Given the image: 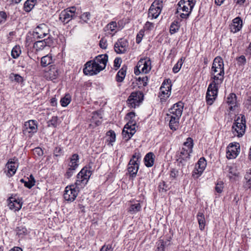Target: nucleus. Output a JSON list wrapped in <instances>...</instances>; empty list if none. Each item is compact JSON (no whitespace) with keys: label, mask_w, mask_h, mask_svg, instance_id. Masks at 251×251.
Segmentation results:
<instances>
[{"label":"nucleus","mask_w":251,"mask_h":251,"mask_svg":"<svg viewBox=\"0 0 251 251\" xmlns=\"http://www.w3.org/2000/svg\"><path fill=\"white\" fill-rule=\"evenodd\" d=\"M244 188L246 190L251 189V170H249L246 172L244 176Z\"/></svg>","instance_id":"27"},{"label":"nucleus","mask_w":251,"mask_h":251,"mask_svg":"<svg viewBox=\"0 0 251 251\" xmlns=\"http://www.w3.org/2000/svg\"><path fill=\"white\" fill-rule=\"evenodd\" d=\"M37 0H27L24 3V9L26 12H30L34 7Z\"/></svg>","instance_id":"31"},{"label":"nucleus","mask_w":251,"mask_h":251,"mask_svg":"<svg viewBox=\"0 0 251 251\" xmlns=\"http://www.w3.org/2000/svg\"><path fill=\"white\" fill-rule=\"evenodd\" d=\"M33 152L35 154H37L39 156H41L43 155V151L42 149L39 147L35 148L33 150Z\"/></svg>","instance_id":"59"},{"label":"nucleus","mask_w":251,"mask_h":251,"mask_svg":"<svg viewBox=\"0 0 251 251\" xmlns=\"http://www.w3.org/2000/svg\"><path fill=\"white\" fill-rule=\"evenodd\" d=\"M137 80L139 81V82H142L140 83V84H143V86H146L147 84L148 77L147 76H144L143 77L139 76L137 78Z\"/></svg>","instance_id":"55"},{"label":"nucleus","mask_w":251,"mask_h":251,"mask_svg":"<svg viewBox=\"0 0 251 251\" xmlns=\"http://www.w3.org/2000/svg\"><path fill=\"white\" fill-rule=\"evenodd\" d=\"M136 123L135 121L130 120L125 126V128L129 129V136L132 137L136 132L135 130Z\"/></svg>","instance_id":"29"},{"label":"nucleus","mask_w":251,"mask_h":251,"mask_svg":"<svg viewBox=\"0 0 251 251\" xmlns=\"http://www.w3.org/2000/svg\"><path fill=\"white\" fill-rule=\"evenodd\" d=\"M184 107V103L181 101H179L173 105V106L169 109V112L171 116L180 118Z\"/></svg>","instance_id":"11"},{"label":"nucleus","mask_w":251,"mask_h":251,"mask_svg":"<svg viewBox=\"0 0 251 251\" xmlns=\"http://www.w3.org/2000/svg\"><path fill=\"white\" fill-rule=\"evenodd\" d=\"M58 117L57 116H53L51 119L48 122V126L50 127H56L58 125Z\"/></svg>","instance_id":"44"},{"label":"nucleus","mask_w":251,"mask_h":251,"mask_svg":"<svg viewBox=\"0 0 251 251\" xmlns=\"http://www.w3.org/2000/svg\"><path fill=\"white\" fill-rule=\"evenodd\" d=\"M15 231H16L17 234L21 237H23L27 234V229L23 225L18 226L16 228Z\"/></svg>","instance_id":"34"},{"label":"nucleus","mask_w":251,"mask_h":251,"mask_svg":"<svg viewBox=\"0 0 251 251\" xmlns=\"http://www.w3.org/2000/svg\"><path fill=\"white\" fill-rule=\"evenodd\" d=\"M144 35V31L143 29L140 30L136 36V42L137 44L140 43Z\"/></svg>","instance_id":"50"},{"label":"nucleus","mask_w":251,"mask_h":251,"mask_svg":"<svg viewBox=\"0 0 251 251\" xmlns=\"http://www.w3.org/2000/svg\"><path fill=\"white\" fill-rule=\"evenodd\" d=\"M237 62L239 65H244L246 62L245 56L241 55L237 58Z\"/></svg>","instance_id":"57"},{"label":"nucleus","mask_w":251,"mask_h":251,"mask_svg":"<svg viewBox=\"0 0 251 251\" xmlns=\"http://www.w3.org/2000/svg\"><path fill=\"white\" fill-rule=\"evenodd\" d=\"M165 88H163V86L160 88V96L161 102L165 101L166 99L168 98L167 97L166 92L167 91L165 90Z\"/></svg>","instance_id":"47"},{"label":"nucleus","mask_w":251,"mask_h":251,"mask_svg":"<svg viewBox=\"0 0 251 251\" xmlns=\"http://www.w3.org/2000/svg\"><path fill=\"white\" fill-rule=\"evenodd\" d=\"M37 123L35 120H29L25 122L23 132L24 133H34L37 132Z\"/></svg>","instance_id":"12"},{"label":"nucleus","mask_w":251,"mask_h":251,"mask_svg":"<svg viewBox=\"0 0 251 251\" xmlns=\"http://www.w3.org/2000/svg\"><path fill=\"white\" fill-rule=\"evenodd\" d=\"M91 171L87 167L81 169L76 176V180L75 184L67 186L65 188L64 198L66 201L72 202L77 197L79 189L83 188L88 182Z\"/></svg>","instance_id":"2"},{"label":"nucleus","mask_w":251,"mask_h":251,"mask_svg":"<svg viewBox=\"0 0 251 251\" xmlns=\"http://www.w3.org/2000/svg\"><path fill=\"white\" fill-rule=\"evenodd\" d=\"M52 57L49 55L43 56L41 58V64L42 67H46L51 63Z\"/></svg>","instance_id":"35"},{"label":"nucleus","mask_w":251,"mask_h":251,"mask_svg":"<svg viewBox=\"0 0 251 251\" xmlns=\"http://www.w3.org/2000/svg\"><path fill=\"white\" fill-rule=\"evenodd\" d=\"M138 67L141 68L142 72L147 74L150 70V61L149 59H141L138 61Z\"/></svg>","instance_id":"17"},{"label":"nucleus","mask_w":251,"mask_h":251,"mask_svg":"<svg viewBox=\"0 0 251 251\" xmlns=\"http://www.w3.org/2000/svg\"><path fill=\"white\" fill-rule=\"evenodd\" d=\"M141 155L139 152H135L132 155L131 159L129 161V164L131 165L133 163L134 164L138 163L139 160L141 158Z\"/></svg>","instance_id":"43"},{"label":"nucleus","mask_w":251,"mask_h":251,"mask_svg":"<svg viewBox=\"0 0 251 251\" xmlns=\"http://www.w3.org/2000/svg\"><path fill=\"white\" fill-rule=\"evenodd\" d=\"M7 18V14L4 11H0V25L5 22Z\"/></svg>","instance_id":"52"},{"label":"nucleus","mask_w":251,"mask_h":251,"mask_svg":"<svg viewBox=\"0 0 251 251\" xmlns=\"http://www.w3.org/2000/svg\"><path fill=\"white\" fill-rule=\"evenodd\" d=\"M183 146H184V148H186L187 150L192 152L193 147V139L190 137L187 138L186 141L183 143Z\"/></svg>","instance_id":"37"},{"label":"nucleus","mask_w":251,"mask_h":251,"mask_svg":"<svg viewBox=\"0 0 251 251\" xmlns=\"http://www.w3.org/2000/svg\"><path fill=\"white\" fill-rule=\"evenodd\" d=\"M224 64L222 57L217 56L213 60L210 72L212 82L209 85L206 100L208 105H211L215 100L218 93L219 85L221 84L224 78Z\"/></svg>","instance_id":"1"},{"label":"nucleus","mask_w":251,"mask_h":251,"mask_svg":"<svg viewBox=\"0 0 251 251\" xmlns=\"http://www.w3.org/2000/svg\"><path fill=\"white\" fill-rule=\"evenodd\" d=\"M127 171L130 176L135 177L136 176L137 173L139 169L138 163L134 164L133 163L130 165L129 162L127 165Z\"/></svg>","instance_id":"24"},{"label":"nucleus","mask_w":251,"mask_h":251,"mask_svg":"<svg viewBox=\"0 0 251 251\" xmlns=\"http://www.w3.org/2000/svg\"><path fill=\"white\" fill-rule=\"evenodd\" d=\"M35 180H29L28 179V181H26L25 182V186L29 188H31L34 185H35Z\"/></svg>","instance_id":"56"},{"label":"nucleus","mask_w":251,"mask_h":251,"mask_svg":"<svg viewBox=\"0 0 251 251\" xmlns=\"http://www.w3.org/2000/svg\"><path fill=\"white\" fill-rule=\"evenodd\" d=\"M122 135L123 136L124 138L126 141H128L129 139H130L131 138V137H130V136H129V129L125 128V127H124V129L122 131Z\"/></svg>","instance_id":"49"},{"label":"nucleus","mask_w":251,"mask_h":251,"mask_svg":"<svg viewBox=\"0 0 251 251\" xmlns=\"http://www.w3.org/2000/svg\"><path fill=\"white\" fill-rule=\"evenodd\" d=\"M121 63V58L120 57H116L114 61V66L115 67L118 68L120 67Z\"/></svg>","instance_id":"61"},{"label":"nucleus","mask_w":251,"mask_h":251,"mask_svg":"<svg viewBox=\"0 0 251 251\" xmlns=\"http://www.w3.org/2000/svg\"><path fill=\"white\" fill-rule=\"evenodd\" d=\"M162 85L163 86V88H165V91H167L166 94H167V97H169L171 94V81L170 79H167L165 80Z\"/></svg>","instance_id":"33"},{"label":"nucleus","mask_w":251,"mask_h":251,"mask_svg":"<svg viewBox=\"0 0 251 251\" xmlns=\"http://www.w3.org/2000/svg\"><path fill=\"white\" fill-rule=\"evenodd\" d=\"M179 28V25H178V23L177 22H174L172 23L170 26V32L172 34H174L178 30Z\"/></svg>","instance_id":"46"},{"label":"nucleus","mask_w":251,"mask_h":251,"mask_svg":"<svg viewBox=\"0 0 251 251\" xmlns=\"http://www.w3.org/2000/svg\"><path fill=\"white\" fill-rule=\"evenodd\" d=\"M224 183L222 181H219L215 186V190L217 193H221L223 191L224 188Z\"/></svg>","instance_id":"51"},{"label":"nucleus","mask_w":251,"mask_h":251,"mask_svg":"<svg viewBox=\"0 0 251 251\" xmlns=\"http://www.w3.org/2000/svg\"><path fill=\"white\" fill-rule=\"evenodd\" d=\"M46 46V43L43 40L36 41L33 45V48L36 51L43 50Z\"/></svg>","instance_id":"36"},{"label":"nucleus","mask_w":251,"mask_h":251,"mask_svg":"<svg viewBox=\"0 0 251 251\" xmlns=\"http://www.w3.org/2000/svg\"><path fill=\"white\" fill-rule=\"evenodd\" d=\"M75 7H68L62 11L59 15V20L64 24H68L71 20L76 17Z\"/></svg>","instance_id":"5"},{"label":"nucleus","mask_w":251,"mask_h":251,"mask_svg":"<svg viewBox=\"0 0 251 251\" xmlns=\"http://www.w3.org/2000/svg\"><path fill=\"white\" fill-rule=\"evenodd\" d=\"M155 156L153 153L150 152L145 156L144 161L145 165L147 167H152L154 164Z\"/></svg>","instance_id":"20"},{"label":"nucleus","mask_w":251,"mask_h":251,"mask_svg":"<svg viewBox=\"0 0 251 251\" xmlns=\"http://www.w3.org/2000/svg\"><path fill=\"white\" fill-rule=\"evenodd\" d=\"M157 1L155 0L150 6L148 11V18L150 20L157 18Z\"/></svg>","instance_id":"22"},{"label":"nucleus","mask_w":251,"mask_h":251,"mask_svg":"<svg viewBox=\"0 0 251 251\" xmlns=\"http://www.w3.org/2000/svg\"><path fill=\"white\" fill-rule=\"evenodd\" d=\"M100 251H113V249L111 245H104L101 248Z\"/></svg>","instance_id":"62"},{"label":"nucleus","mask_w":251,"mask_h":251,"mask_svg":"<svg viewBox=\"0 0 251 251\" xmlns=\"http://www.w3.org/2000/svg\"><path fill=\"white\" fill-rule=\"evenodd\" d=\"M62 150L60 147H56L54 150V154L56 156H58L62 154Z\"/></svg>","instance_id":"63"},{"label":"nucleus","mask_w":251,"mask_h":251,"mask_svg":"<svg viewBox=\"0 0 251 251\" xmlns=\"http://www.w3.org/2000/svg\"><path fill=\"white\" fill-rule=\"evenodd\" d=\"M185 58L183 57H181L176 63L175 66H174L173 68V71L174 73H176L178 72V71L180 70V68H181V66L184 63Z\"/></svg>","instance_id":"38"},{"label":"nucleus","mask_w":251,"mask_h":251,"mask_svg":"<svg viewBox=\"0 0 251 251\" xmlns=\"http://www.w3.org/2000/svg\"><path fill=\"white\" fill-rule=\"evenodd\" d=\"M226 102L229 105V109L232 111L237 106V97L235 94L230 93L227 98Z\"/></svg>","instance_id":"18"},{"label":"nucleus","mask_w":251,"mask_h":251,"mask_svg":"<svg viewBox=\"0 0 251 251\" xmlns=\"http://www.w3.org/2000/svg\"><path fill=\"white\" fill-rule=\"evenodd\" d=\"M11 81L20 83L23 81V77L18 74H11L9 77Z\"/></svg>","instance_id":"45"},{"label":"nucleus","mask_w":251,"mask_h":251,"mask_svg":"<svg viewBox=\"0 0 251 251\" xmlns=\"http://www.w3.org/2000/svg\"><path fill=\"white\" fill-rule=\"evenodd\" d=\"M143 93L141 91L133 92L128 97L127 103L129 107L135 108L139 106L143 100Z\"/></svg>","instance_id":"6"},{"label":"nucleus","mask_w":251,"mask_h":251,"mask_svg":"<svg viewBox=\"0 0 251 251\" xmlns=\"http://www.w3.org/2000/svg\"><path fill=\"white\" fill-rule=\"evenodd\" d=\"M135 117V112H129L126 115V118L128 119H129V121L130 120H131V121H134L133 120V118Z\"/></svg>","instance_id":"64"},{"label":"nucleus","mask_w":251,"mask_h":251,"mask_svg":"<svg viewBox=\"0 0 251 251\" xmlns=\"http://www.w3.org/2000/svg\"><path fill=\"white\" fill-rule=\"evenodd\" d=\"M70 162L68 164V166L71 168H74V169H76L78 166V160H79V155L75 153L73 154L70 158Z\"/></svg>","instance_id":"26"},{"label":"nucleus","mask_w":251,"mask_h":251,"mask_svg":"<svg viewBox=\"0 0 251 251\" xmlns=\"http://www.w3.org/2000/svg\"><path fill=\"white\" fill-rule=\"evenodd\" d=\"M192 152V151L187 150L185 148H182L180 151L177 152L176 161L180 167H183L186 165Z\"/></svg>","instance_id":"7"},{"label":"nucleus","mask_w":251,"mask_h":251,"mask_svg":"<svg viewBox=\"0 0 251 251\" xmlns=\"http://www.w3.org/2000/svg\"><path fill=\"white\" fill-rule=\"evenodd\" d=\"M75 170L74 168H71L69 167L65 174V177L67 178H70L73 175Z\"/></svg>","instance_id":"54"},{"label":"nucleus","mask_w":251,"mask_h":251,"mask_svg":"<svg viewBox=\"0 0 251 251\" xmlns=\"http://www.w3.org/2000/svg\"><path fill=\"white\" fill-rule=\"evenodd\" d=\"M108 55L106 54H100L96 56L94 60L96 62H97L98 64H102V68L103 69L105 68L107 62L108 61Z\"/></svg>","instance_id":"25"},{"label":"nucleus","mask_w":251,"mask_h":251,"mask_svg":"<svg viewBox=\"0 0 251 251\" xmlns=\"http://www.w3.org/2000/svg\"><path fill=\"white\" fill-rule=\"evenodd\" d=\"M6 167L7 169V176L9 177L13 176L17 170V163L15 159H10L6 164Z\"/></svg>","instance_id":"14"},{"label":"nucleus","mask_w":251,"mask_h":251,"mask_svg":"<svg viewBox=\"0 0 251 251\" xmlns=\"http://www.w3.org/2000/svg\"><path fill=\"white\" fill-rule=\"evenodd\" d=\"M191 13L190 10H187L182 5L179 3L177 4L176 11L175 12V14L176 15L177 18L179 17L181 19H186L189 17Z\"/></svg>","instance_id":"13"},{"label":"nucleus","mask_w":251,"mask_h":251,"mask_svg":"<svg viewBox=\"0 0 251 251\" xmlns=\"http://www.w3.org/2000/svg\"><path fill=\"white\" fill-rule=\"evenodd\" d=\"M197 220L199 225L200 229L203 230L204 228L205 220L203 213L199 212L197 215Z\"/></svg>","instance_id":"32"},{"label":"nucleus","mask_w":251,"mask_h":251,"mask_svg":"<svg viewBox=\"0 0 251 251\" xmlns=\"http://www.w3.org/2000/svg\"><path fill=\"white\" fill-rule=\"evenodd\" d=\"M141 206L140 203L137 202L134 204H131L129 208L128 211L132 213H135L139 211Z\"/></svg>","instance_id":"41"},{"label":"nucleus","mask_w":251,"mask_h":251,"mask_svg":"<svg viewBox=\"0 0 251 251\" xmlns=\"http://www.w3.org/2000/svg\"><path fill=\"white\" fill-rule=\"evenodd\" d=\"M103 70L102 65L98 64L94 60L88 61L85 65V68L83 69V73L86 75H95Z\"/></svg>","instance_id":"4"},{"label":"nucleus","mask_w":251,"mask_h":251,"mask_svg":"<svg viewBox=\"0 0 251 251\" xmlns=\"http://www.w3.org/2000/svg\"><path fill=\"white\" fill-rule=\"evenodd\" d=\"M206 166V161L203 157L201 158L196 164L193 171L192 176L195 178H198L202 173Z\"/></svg>","instance_id":"8"},{"label":"nucleus","mask_w":251,"mask_h":251,"mask_svg":"<svg viewBox=\"0 0 251 251\" xmlns=\"http://www.w3.org/2000/svg\"><path fill=\"white\" fill-rule=\"evenodd\" d=\"M238 154V151L236 146L233 145L231 144L227 148L226 151V157L228 159L235 158Z\"/></svg>","instance_id":"19"},{"label":"nucleus","mask_w":251,"mask_h":251,"mask_svg":"<svg viewBox=\"0 0 251 251\" xmlns=\"http://www.w3.org/2000/svg\"><path fill=\"white\" fill-rule=\"evenodd\" d=\"M59 75L58 70L54 66H51L48 71L45 73V77L46 79L53 80L56 79Z\"/></svg>","instance_id":"15"},{"label":"nucleus","mask_w":251,"mask_h":251,"mask_svg":"<svg viewBox=\"0 0 251 251\" xmlns=\"http://www.w3.org/2000/svg\"><path fill=\"white\" fill-rule=\"evenodd\" d=\"M91 16L90 12H84L80 16V19L82 20L84 23H87L88 21L90 19Z\"/></svg>","instance_id":"48"},{"label":"nucleus","mask_w":251,"mask_h":251,"mask_svg":"<svg viewBox=\"0 0 251 251\" xmlns=\"http://www.w3.org/2000/svg\"><path fill=\"white\" fill-rule=\"evenodd\" d=\"M235 118L234 122L232 126L231 132L234 136L241 137L245 134L246 130V119L243 115H240Z\"/></svg>","instance_id":"3"},{"label":"nucleus","mask_w":251,"mask_h":251,"mask_svg":"<svg viewBox=\"0 0 251 251\" xmlns=\"http://www.w3.org/2000/svg\"><path fill=\"white\" fill-rule=\"evenodd\" d=\"M21 53L20 46H15L11 50V56L13 58H18Z\"/></svg>","instance_id":"40"},{"label":"nucleus","mask_w":251,"mask_h":251,"mask_svg":"<svg viewBox=\"0 0 251 251\" xmlns=\"http://www.w3.org/2000/svg\"><path fill=\"white\" fill-rule=\"evenodd\" d=\"M180 118L171 116V119L169 122V126L171 129L176 130L179 126V122Z\"/></svg>","instance_id":"28"},{"label":"nucleus","mask_w":251,"mask_h":251,"mask_svg":"<svg viewBox=\"0 0 251 251\" xmlns=\"http://www.w3.org/2000/svg\"><path fill=\"white\" fill-rule=\"evenodd\" d=\"M71 97L70 94H66L64 97L60 100V103L62 106L65 107L67 106L71 102Z\"/></svg>","instance_id":"42"},{"label":"nucleus","mask_w":251,"mask_h":251,"mask_svg":"<svg viewBox=\"0 0 251 251\" xmlns=\"http://www.w3.org/2000/svg\"><path fill=\"white\" fill-rule=\"evenodd\" d=\"M127 69V66L124 65L118 71L116 76V80L117 82H122L123 81L126 75Z\"/></svg>","instance_id":"23"},{"label":"nucleus","mask_w":251,"mask_h":251,"mask_svg":"<svg viewBox=\"0 0 251 251\" xmlns=\"http://www.w3.org/2000/svg\"><path fill=\"white\" fill-rule=\"evenodd\" d=\"M50 29L47 25L45 24H41L34 29L33 34L37 35V38H42L48 35Z\"/></svg>","instance_id":"10"},{"label":"nucleus","mask_w":251,"mask_h":251,"mask_svg":"<svg viewBox=\"0 0 251 251\" xmlns=\"http://www.w3.org/2000/svg\"><path fill=\"white\" fill-rule=\"evenodd\" d=\"M46 46H50L53 44V38L51 36H49L48 38L44 40Z\"/></svg>","instance_id":"60"},{"label":"nucleus","mask_w":251,"mask_h":251,"mask_svg":"<svg viewBox=\"0 0 251 251\" xmlns=\"http://www.w3.org/2000/svg\"><path fill=\"white\" fill-rule=\"evenodd\" d=\"M128 46V43L127 40L121 38L114 45L115 51L117 53H125L127 50Z\"/></svg>","instance_id":"9"},{"label":"nucleus","mask_w":251,"mask_h":251,"mask_svg":"<svg viewBox=\"0 0 251 251\" xmlns=\"http://www.w3.org/2000/svg\"><path fill=\"white\" fill-rule=\"evenodd\" d=\"M178 3L185 7L187 10H190L191 12L195 5L192 0H180Z\"/></svg>","instance_id":"30"},{"label":"nucleus","mask_w":251,"mask_h":251,"mask_svg":"<svg viewBox=\"0 0 251 251\" xmlns=\"http://www.w3.org/2000/svg\"><path fill=\"white\" fill-rule=\"evenodd\" d=\"M99 45L101 49H106L107 47V40L104 37L102 38L100 41Z\"/></svg>","instance_id":"53"},{"label":"nucleus","mask_w":251,"mask_h":251,"mask_svg":"<svg viewBox=\"0 0 251 251\" xmlns=\"http://www.w3.org/2000/svg\"><path fill=\"white\" fill-rule=\"evenodd\" d=\"M242 26V21L239 17L235 18L231 24L230 25V31L233 33H236L239 31Z\"/></svg>","instance_id":"16"},{"label":"nucleus","mask_w":251,"mask_h":251,"mask_svg":"<svg viewBox=\"0 0 251 251\" xmlns=\"http://www.w3.org/2000/svg\"><path fill=\"white\" fill-rule=\"evenodd\" d=\"M10 202L9 203L8 206L11 209L15 211H19L22 206V202L19 200H16L13 198L10 199Z\"/></svg>","instance_id":"21"},{"label":"nucleus","mask_w":251,"mask_h":251,"mask_svg":"<svg viewBox=\"0 0 251 251\" xmlns=\"http://www.w3.org/2000/svg\"><path fill=\"white\" fill-rule=\"evenodd\" d=\"M107 136L108 137L107 141L109 142V144L113 145V143L115 141L116 134L113 130H110L107 132Z\"/></svg>","instance_id":"39"},{"label":"nucleus","mask_w":251,"mask_h":251,"mask_svg":"<svg viewBox=\"0 0 251 251\" xmlns=\"http://www.w3.org/2000/svg\"><path fill=\"white\" fill-rule=\"evenodd\" d=\"M107 27L111 31H113L117 27V23L116 22H111L107 25Z\"/></svg>","instance_id":"58"}]
</instances>
